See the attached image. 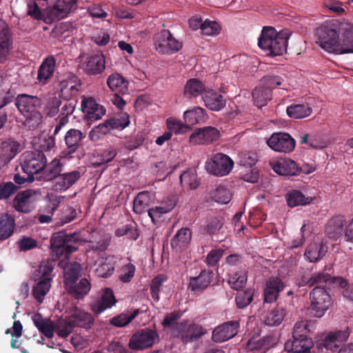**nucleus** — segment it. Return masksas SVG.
Here are the masks:
<instances>
[{"label":"nucleus","mask_w":353,"mask_h":353,"mask_svg":"<svg viewBox=\"0 0 353 353\" xmlns=\"http://www.w3.org/2000/svg\"><path fill=\"white\" fill-rule=\"evenodd\" d=\"M55 65L56 60L54 57L46 58L39 68L37 80L43 84H46L54 74Z\"/></svg>","instance_id":"obj_29"},{"label":"nucleus","mask_w":353,"mask_h":353,"mask_svg":"<svg viewBox=\"0 0 353 353\" xmlns=\"http://www.w3.org/2000/svg\"><path fill=\"white\" fill-rule=\"evenodd\" d=\"M219 136V131L214 127L199 128L190 136L189 142L194 145H208L217 141Z\"/></svg>","instance_id":"obj_15"},{"label":"nucleus","mask_w":353,"mask_h":353,"mask_svg":"<svg viewBox=\"0 0 353 353\" xmlns=\"http://www.w3.org/2000/svg\"><path fill=\"white\" fill-rule=\"evenodd\" d=\"M77 234L74 233L70 236L65 234L63 232H59L53 234L51 241V256L53 261L59 260L62 258V255L64 254L65 245L67 241H81L78 238H76Z\"/></svg>","instance_id":"obj_16"},{"label":"nucleus","mask_w":353,"mask_h":353,"mask_svg":"<svg viewBox=\"0 0 353 353\" xmlns=\"http://www.w3.org/2000/svg\"><path fill=\"white\" fill-rule=\"evenodd\" d=\"M205 105L213 111H219L225 105L223 96L213 90L206 91L203 96Z\"/></svg>","instance_id":"obj_32"},{"label":"nucleus","mask_w":353,"mask_h":353,"mask_svg":"<svg viewBox=\"0 0 353 353\" xmlns=\"http://www.w3.org/2000/svg\"><path fill=\"white\" fill-rule=\"evenodd\" d=\"M247 272L241 270L236 272H232L230 274L229 283L232 288L239 290L243 288L247 282Z\"/></svg>","instance_id":"obj_50"},{"label":"nucleus","mask_w":353,"mask_h":353,"mask_svg":"<svg viewBox=\"0 0 353 353\" xmlns=\"http://www.w3.org/2000/svg\"><path fill=\"white\" fill-rule=\"evenodd\" d=\"M32 320L41 333L47 338L51 339L53 337L55 325L51 320L43 318L40 314H34L32 316Z\"/></svg>","instance_id":"obj_33"},{"label":"nucleus","mask_w":353,"mask_h":353,"mask_svg":"<svg viewBox=\"0 0 353 353\" xmlns=\"http://www.w3.org/2000/svg\"><path fill=\"white\" fill-rule=\"evenodd\" d=\"M13 39L10 30L5 27L0 30V63L8 59V56L12 49Z\"/></svg>","instance_id":"obj_25"},{"label":"nucleus","mask_w":353,"mask_h":353,"mask_svg":"<svg viewBox=\"0 0 353 353\" xmlns=\"http://www.w3.org/2000/svg\"><path fill=\"white\" fill-rule=\"evenodd\" d=\"M183 118L188 125H194L204 122L206 119V114L204 109L195 107L184 112Z\"/></svg>","instance_id":"obj_44"},{"label":"nucleus","mask_w":353,"mask_h":353,"mask_svg":"<svg viewBox=\"0 0 353 353\" xmlns=\"http://www.w3.org/2000/svg\"><path fill=\"white\" fill-rule=\"evenodd\" d=\"M287 114L295 119H303L312 113V108L308 103L292 104L287 108Z\"/></svg>","instance_id":"obj_40"},{"label":"nucleus","mask_w":353,"mask_h":353,"mask_svg":"<svg viewBox=\"0 0 353 353\" xmlns=\"http://www.w3.org/2000/svg\"><path fill=\"white\" fill-rule=\"evenodd\" d=\"M211 279V273L203 270L197 276L190 278L189 288L194 292L202 291L210 285Z\"/></svg>","instance_id":"obj_36"},{"label":"nucleus","mask_w":353,"mask_h":353,"mask_svg":"<svg viewBox=\"0 0 353 353\" xmlns=\"http://www.w3.org/2000/svg\"><path fill=\"white\" fill-rule=\"evenodd\" d=\"M117 154V150L110 146L101 152H97L96 161L92 162V165L97 168L103 164L112 161Z\"/></svg>","instance_id":"obj_48"},{"label":"nucleus","mask_w":353,"mask_h":353,"mask_svg":"<svg viewBox=\"0 0 353 353\" xmlns=\"http://www.w3.org/2000/svg\"><path fill=\"white\" fill-rule=\"evenodd\" d=\"M323 283L327 285H330V284L339 285L341 288H344L347 285V280L341 277H332L327 273L325 272L315 274L307 281V284H309L310 286L315 284L321 285Z\"/></svg>","instance_id":"obj_28"},{"label":"nucleus","mask_w":353,"mask_h":353,"mask_svg":"<svg viewBox=\"0 0 353 353\" xmlns=\"http://www.w3.org/2000/svg\"><path fill=\"white\" fill-rule=\"evenodd\" d=\"M63 165L60 160L57 159H53L49 164L46 163L43 170L41 171L39 179L45 181H51L57 179L61 175Z\"/></svg>","instance_id":"obj_34"},{"label":"nucleus","mask_w":353,"mask_h":353,"mask_svg":"<svg viewBox=\"0 0 353 353\" xmlns=\"http://www.w3.org/2000/svg\"><path fill=\"white\" fill-rule=\"evenodd\" d=\"M288 36L285 33H278L270 26L263 28L258 39V46L272 57L280 56L287 51Z\"/></svg>","instance_id":"obj_4"},{"label":"nucleus","mask_w":353,"mask_h":353,"mask_svg":"<svg viewBox=\"0 0 353 353\" xmlns=\"http://www.w3.org/2000/svg\"><path fill=\"white\" fill-rule=\"evenodd\" d=\"M151 199V194L148 191H143L137 195L133 202L134 212L139 214L148 212L151 221H155L156 219L161 218L163 214L172 211L178 200L176 194H170L165 197L158 206L148 209Z\"/></svg>","instance_id":"obj_2"},{"label":"nucleus","mask_w":353,"mask_h":353,"mask_svg":"<svg viewBox=\"0 0 353 353\" xmlns=\"http://www.w3.org/2000/svg\"><path fill=\"white\" fill-rule=\"evenodd\" d=\"M35 192L32 190H26L17 193L13 205L17 211L28 213L34 208V196Z\"/></svg>","instance_id":"obj_21"},{"label":"nucleus","mask_w":353,"mask_h":353,"mask_svg":"<svg viewBox=\"0 0 353 353\" xmlns=\"http://www.w3.org/2000/svg\"><path fill=\"white\" fill-rule=\"evenodd\" d=\"M239 328V323L236 321L222 323L214 329L212 340L215 343L226 341L237 334Z\"/></svg>","instance_id":"obj_19"},{"label":"nucleus","mask_w":353,"mask_h":353,"mask_svg":"<svg viewBox=\"0 0 353 353\" xmlns=\"http://www.w3.org/2000/svg\"><path fill=\"white\" fill-rule=\"evenodd\" d=\"M62 105V100L59 97H50L46 105L44 111L47 116L53 117L59 112V108Z\"/></svg>","instance_id":"obj_55"},{"label":"nucleus","mask_w":353,"mask_h":353,"mask_svg":"<svg viewBox=\"0 0 353 353\" xmlns=\"http://www.w3.org/2000/svg\"><path fill=\"white\" fill-rule=\"evenodd\" d=\"M81 109L84 114V119L88 123L101 119L106 112L105 108L92 97H83Z\"/></svg>","instance_id":"obj_17"},{"label":"nucleus","mask_w":353,"mask_h":353,"mask_svg":"<svg viewBox=\"0 0 353 353\" xmlns=\"http://www.w3.org/2000/svg\"><path fill=\"white\" fill-rule=\"evenodd\" d=\"M285 315L284 309L276 307L266 314L265 323L269 325H278L283 321Z\"/></svg>","instance_id":"obj_52"},{"label":"nucleus","mask_w":353,"mask_h":353,"mask_svg":"<svg viewBox=\"0 0 353 353\" xmlns=\"http://www.w3.org/2000/svg\"><path fill=\"white\" fill-rule=\"evenodd\" d=\"M234 166L233 161L226 154L217 153L206 162L207 170L216 176H225L228 174Z\"/></svg>","instance_id":"obj_13"},{"label":"nucleus","mask_w":353,"mask_h":353,"mask_svg":"<svg viewBox=\"0 0 353 353\" xmlns=\"http://www.w3.org/2000/svg\"><path fill=\"white\" fill-rule=\"evenodd\" d=\"M220 29V26L215 21L205 20L201 31L203 35L214 36L219 33Z\"/></svg>","instance_id":"obj_64"},{"label":"nucleus","mask_w":353,"mask_h":353,"mask_svg":"<svg viewBox=\"0 0 353 353\" xmlns=\"http://www.w3.org/2000/svg\"><path fill=\"white\" fill-rule=\"evenodd\" d=\"M180 181L182 184L188 185L191 189H196L199 185L196 175L191 170L183 172L180 175Z\"/></svg>","instance_id":"obj_61"},{"label":"nucleus","mask_w":353,"mask_h":353,"mask_svg":"<svg viewBox=\"0 0 353 353\" xmlns=\"http://www.w3.org/2000/svg\"><path fill=\"white\" fill-rule=\"evenodd\" d=\"M83 138H84V136L80 130L77 129L69 130L65 135V143L67 148L62 152L63 156L68 159H81L85 155L81 144Z\"/></svg>","instance_id":"obj_7"},{"label":"nucleus","mask_w":353,"mask_h":353,"mask_svg":"<svg viewBox=\"0 0 353 353\" xmlns=\"http://www.w3.org/2000/svg\"><path fill=\"white\" fill-rule=\"evenodd\" d=\"M139 310L136 309L132 312L114 317L111 320V323L117 327H123L130 323L139 313Z\"/></svg>","instance_id":"obj_53"},{"label":"nucleus","mask_w":353,"mask_h":353,"mask_svg":"<svg viewBox=\"0 0 353 353\" xmlns=\"http://www.w3.org/2000/svg\"><path fill=\"white\" fill-rule=\"evenodd\" d=\"M97 268L95 272L98 276L107 278L110 276L114 270V259L113 256L101 257L98 259Z\"/></svg>","instance_id":"obj_38"},{"label":"nucleus","mask_w":353,"mask_h":353,"mask_svg":"<svg viewBox=\"0 0 353 353\" xmlns=\"http://www.w3.org/2000/svg\"><path fill=\"white\" fill-rule=\"evenodd\" d=\"M284 285L279 278L270 279L266 283L264 290V300L267 303H272L277 299L279 294L283 290Z\"/></svg>","instance_id":"obj_31"},{"label":"nucleus","mask_w":353,"mask_h":353,"mask_svg":"<svg viewBox=\"0 0 353 353\" xmlns=\"http://www.w3.org/2000/svg\"><path fill=\"white\" fill-rule=\"evenodd\" d=\"M261 82L262 85H263L267 88L270 89V91L278 86L281 85L283 82V79L279 75L275 74H268L263 77Z\"/></svg>","instance_id":"obj_60"},{"label":"nucleus","mask_w":353,"mask_h":353,"mask_svg":"<svg viewBox=\"0 0 353 353\" xmlns=\"http://www.w3.org/2000/svg\"><path fill=\"white\" fill-rule=\"evenodd\" d=\"M205 85L197 79H190L188 80L184 88V94L187 97H196L201 94H204L206 92Z\"/></svg>","instance_id":"obj_39"},{"label":"nucleus","mask_w":353,"mask_h":353,"mask_svg":"<svg viewBox=\"0 0 353 353\" xmlns=\"http://www.w3.org/2000/svg\"><path fill=\"white\" fill-rule=\"evenodd\" d=\"M154 46L162 54H173L182 48V43L174 39L168 30H163L155 35Z\"/></svg>","instance_id":"obj_11"},{"label":"nucleus","mask_w":353,"mask_h":353,"mask_svg":"<svg viewBox=\"0 0 353 353\" xmlns=\"http://www.w3.org/2000/svg\"><path fill=\"white\" fill-rule=\"evenodd\" d=\"M50 288L51 282L50 279L41 280L33 288L32 294L34 297L39 303H42L45 296L49 292Z\"/></svg>","instance_id":"obj_49"},{"label":"nucleus","mask_w":353,"mask_h":353,"mask_svg":"<svg viewBox=\"0 0 353 353\" xmlns=\"http://www.w3.org/2000/svg\"><path fill=\"white\" fill-rule=\"evenodd\" d=\"M54 325V332H56L59 336L63 338L68 336L74 329V326L68 316H67V319L65 320L61 319L58 321Z\"/></svg>","instance_id":"obj_54"},{"label":"nucleus","mask_w":353,"mask_h":353,"mask_svg":"<svg viewBox=\"0 0 353 353\" xmlns=\"http://www.w3.org/2000/svg\"><path fill=\"white\" fill-rule=\"evenodd\" d=\"M166 124L168 132H174L176 134H183L189 129L188 125L183 124L180 121L172 117L167 119Z\"/></svg>","instance_id":"obj_62"},{"label":"nucleus","mask_w":353,"mask_h":353,"mask_svg":"<svg viewBox=\"0 0 353 353\" xmlns=\"http://www.w3.org/2000/svg\"><path fill=\"white\" fill-rule=\"evenodd\" d=\"M286 200L288 205L293 208L307 205L312 202V198L305 196L300 190H293L286 194Z\"/></svg>","instance_id":"obj_43"},{"label":"nucleus","mask_w":353,"mask_h":353,"mask_svg":"<svg viewBox=\"0 0 353 353\" xmlns=\"http://www.w3.org/2000/svg\"><path fill=\"white\" fill-rule=\"evenodd\" d=\"M180 315L171 313L165 316L163 325L170 328L172 335L175 338H181L185 343L192 342L207 334V330L201 325L192 323L188 325L187 321L178 322Z\"/></svg>","instance_id":"obj_1"},{"label":"nucleus","mask_w":353,"mask_h":353,"mask_svg":"<svg viewBox=\"0 0 353 353\" xmlns=\"http://www.w3.org/2000/svg\"><path fill=\"white\" fill-rule=\"evenodd\" d=\"M347 53H353V26H349L345 28L338 39L336 54Z\"/></svg>","instance_id":"obj_26"},{"label":"nucleus","mask_w":353,"mask_h":353,"mask_svg":"<svg viewBox=\"0 0 353 353\" xmlns=\"http://www.w3.org/2000/svg\"><path fill=\"white\" fill-rule=\"evenodd\" d=\"M316 43L321 48L336 53L339 34L333 25H322L316 30Z\"/></svg>","instance_id":"obj_6"},{"label":"nucleus","mask_w":353,"mask_h":353,"mask_svg":"<svg viewBox=\"0 0 353 353\" xmlns=\"http://www.w3.org/2000/svg\"><path fill=\"white\" fill-rule=\"evenodd\" d=\"M68 316L74 327H79L90 329L94 323V318L92 314L77 307L69 311Z\"/></svg>","instance_id":"obj_22"},{"label":"nucleus","mask_w":353,"mask_h":353,"mask_svg":"<svg viewBox=\"0 0 353 353\" xmlns=\"http://www.w3.org/2000/svg\"><path fill=\"white\" fill-rule=\"evenodd\" d=\"M65 99V101H62V105L60 107L61 108H59L60 113L57 119V120H61V124L68 123L69 116L73 113L77 103L76 101Z\"/></svg>","instance_id":"obj_51"},{"label":"nucleus","mask_w":353,"mask_h":353,"mask_svg":"<svg viewBox=\"0 0 353 353\" xmlns=\"http://www.w3.org/2000/svg\"><path fill=\"white\" fill-rule=\"evenodd\" d=\"M107 85L114 94H126L128 93V81L121 74L115 72L107 79Z\"/></svg>","instance_id":"obj_27"},{"label":"nucleus","mask_w":353,"mask_h":353,"mask_svg":"<svg viewBox=\"0 0 353 353\" xmlns=\"http://www.w3.org/2000/svg\"><path fill=\"white\" fill-rule=\"evenodd\" d=\"M53 268L54 265L52 261L49 260L43 261L42 262H41L37 270V274L36 275V276L37 277V279H50L51 281V273L52 272Z\"/></svg>","instance_id":"obj_58"},{"label":"nucleus","mask_w":353,"mask_h":353,"mask_svg":"<svg viewBox=\"0 0 353 353\" xmlns=\"http://www.w3.org/2000/svg\"><path fill=\"white\" fill-rule=\"evenodd\" d=\"M130 124L129 115L124 113L120 119L111 118L103 123L94 127L89 133V137L92 141H97L101 136L105 135L112 129H123Z\"/></svg>","instance_id":"obj_8"},{"label":"nucleus","mask_w":353,"mask_h":353,"mask_svg":"<svg viewBox=\"0 0 353 353\" xmlns=\"http://www.w3.org/2000/svg\"><path fill=\"white\" fill-rule=\"evenodd\" d=\"M269 165L276 174L282 176H296L301 171L297 163L288 158L272 159Z\"/></svg>","instance_id":"obj_18"},{"label":"nucleus","mask_w":353,"mask_h":353,"mask_svg":"<svg viewBox=\"0 0 353 353\" xmlns=\"http://www.w3.org/2000/svg\"><path fill=\"white\" fill-rule=\"evenodd\" d=\"M327 252V249L321 243H316L310 244L305 252V256L310 263H314L322 258Z\"/></svg>","instance_id":"obj_45"},{"label":"nucleus","mask_w":353,"mask_h":353,"mask_svg":"<svg viewBox=\"0 0 353 353\" xmlns=\"http://www.w3.org/2000/svg\"><path fill=\"white\" fill-rule=\"evenodd\" d=\"M59 265L64 268V280L65 286H71L72 283H75L80 274L81 266L79 263L74 262L67 265L64 260H61Z\"/></svg>","instance_id":"obj_37"},{"label":"nucleus","mask_w":353,"mask_h":353,"mask_svg":"<svg viewBox=\"0 0 353 353\" xmlns=\"http://www.w3.org/2000/svg\"><path fill=\"white\" fill-rule=\"evenodd\" d=\"M81 176V174L78 170H74L70 172L61 174L57 181V185L61 189L66 190L75 183Z\"/></svg>","instance_id":"obj_46"},{"label":"nucleus","mask_w":353,"mask_h":353,"mask_svg":"<svg viewBox=\"0 0 353 353\" xmlns=\"http://www.w3.org/2000/svg\"><path fill=\"white\" fill-rule=\"evenodd\" d=\"M105 68V57L102 53L97 52L88 57L84 67V71L89 75H97L101 74Z\"/></svg>","instance_id":"obj_24"},{"label":"nucleus","mask_w":353,"mask_h":353,"mask_svg":"<svg viewBox=\"0 0 353 353\" xmlns=\"http://www.w3.org/2000/svg\"><path fill=\"white\" fill-rule=\"evenodd\" d=\"M350 332L347 330L331 332L325 334L317 343V347L325 353H335L341 343L345 342L349 338Z\"/></svg>","instance_id":"obj_10"},{"label":"nucleus","mask_w":353,"mask_h":353,"mask_svg":"<svg viewBox=\"0 0 353 353\" xmlns=\"http://www.w3.org/2000/svg\"><path fill=\"white\" fill-rule=\"evenodd\" d=\"M19 188V187L12 181L0 183V200L9 199L17 192Z\"/></svg>","instance_id":"obj_56"},{"label":"nucleus","mask_w":353,"mask_h":353,"mask_svg":"<svg viewBox=\"0 0 353 353\" xmlns=\"http://www.w3.org/2000/svg\"><path fill=\"white\" fill-rule=\"evenodd\" d=\"M159 336L156 330L143 329L135 332L130 338L128 346L133 350H141L152 347L158 342Z\"/></svg>","instance_id":"obj_9"},{"label":"nucleus","mask_w":353,"mask_h":353,"mask_svg":"<svg viewBox=\"0 0 353 353\" xmlns=\"http://www.w3.org/2000/svg\"><path fill=\"white\" fill-rule=\"evenodd\" d=\"M46 157L42 151H26L21 158V166L26 174H41L46 165Z\"/></svg>","instance_id":"obj_5"},{"label":"nucleus","mask_w":353,"mask_h":353,"mask_svg":"<svg viewBox=\"0 0 353 353\" xmlns=\"http://www.w3.org/2000/svg\"><path fill=\"white\" fill-rule=\"evenodd\" d=\"M91 288L90 282L87 279H82L78 284L72 283L71 286H66L68 292L72 294L77 299H83Z\"/></svg>","instance_id":"obj_42"},{"label":"nucleus","mask_w":353,"mask_h":353,"mask_svg":"<svg viewBox=\"0 0 353 353\" xmlns=\"http://www.w3.org/2000/svg\"><path fill=\"white\" fill-rule=\"evenodd\" d=\"M313 341L310 337H293L285 343V350L292 353H310Z\"/></svg>","instance_id":"obj_23"},{"label":"nucleus","mask_w":353,"mask_h":353,"mask_svg":"<svg viewBox=\"0 0 353 353\" xmlns=\"http://www.w3.org/2000/svg\"><path fill=\"white\" fill-rule=\"evenodd\" d=\"M72 24L68 22H61L56 25L51 31L50 35L52 37L61 39L63 36L68 37V34L65 35L70 31Z\"/></svg>","instance_id":"obj_63"},{"label":"nucleus","mask_w":353,"mask_h":353,"mask_svg":"<svg viewBox=\"0 0 353 353\" xmlns=\"http://www.w3.org/2000/svg\"><path fill=\"white\" fill-rule=\"evenodd\" d=\"M267 143L276 152L289 153L294 150L296 141L290 134L280 132L273 133Z\"/></svg>","instance_id":"obj_14"},{"label":"nucleus","mask_w":353,"mask_h":353,"mask_svg":"<svg viewBox=\"0 0 353 353\" xmlns=\"http://www.w3.org/2000/svg\"><path fill=\"white\" fill-rule=\"evenodd\" d=\"M254 292L252 290H247L245 292H239L235 298L236 305L239 308H244L253 300Z\"/></svg>","instance_id":"obj_59"},{"label":"nucleus","mask_w":353,"mask_h":353,"mask_svg":"<svg viewBox=\"0 0 353 353\" xmlns=\"http://www.w3.org/2000/svg\"><path fill=\"white\" fill-rule=\"evenodd\" d=\"M311 307L316 317H322L331 305V297L321 287L314 288L310 292Z\"/></svg>","instance_id":"obj_12"},{"label":"nucleus","mask_w":353,"mask_h":353,"mask_svg":"<svg viewBox=\"0 0 353 353\" xmlns=\"http://www.w3.org/2000/svg\"><path fill=\"white\" fill-rule=\"evenodd\" d=\"M252 98L256 106L261 108L272 99V92L263 85L254 88L252 91Z\"/></svg>","instance_id":"obj_41"},{"label":"nucleus","mask_w":353,"mask_h":353,"mask_svg":"<svg viewBox=\"0 0 353 353\" xmlns=\"http://www.w3.org/2000/svg\"><path fill=\"white\" fill-rule=\"evenodd\" d=\"M21 150V144L11 138L2 141L0 144L1 155L8 161H11Z\"/></svg>","instance_id":"obj_30"},{"label":"nucleus","mask_w":353,"mask_h":353,"mask_svg":"<svg viewBox=\"0 0 353 353\" xmlns=\"http://www.w3.org/2000/svg\"><path fill=\"white\" fill-rule=\"evenodd\" d=\"M192 237V233L190 229L187 228H181L174 236L171 241L172 248L177 252L185 250L190 243Z\"/></svg>","instance_id":"obj_35"},{"label":"nucleus","mask_w":353,"mask_h":353,"mask_svg":"<svg viewBox=\"0 0 353 353\" xmlns=\"http://www.w3.org/2000/svg\"><path fill=\"white\" fill-rule=\"evenodd\" d=\"M314 330L312 321L301 320L296 322L293 328V337H308L307 334Z\"/></svg>","instance_id":"obj_47"},{"label":"nucleus","mask_w":353,"mask_h":353,"mask_svg":"<svg viewBox=\"0 0 353 353\" xmlns=\"http://www.w3.org/2000/svg\"><path fill=\"white\" fill-rule=\"evenodd\" d=\"M168 278L165 274H159L152 279L150 291L152 297L154 301H159L161 285Z\"/></svg>","instance_id":"obj_57"},{"label":"nucleus","mask_w":353,"mask_h":353,"mask_svg":"<svg viewBox=\"0 0 353 353\" xmlns=\"http://www.w3.org/2000/svg\"><path fill=\"white\" fill-rule=\"evenodd\" d=\"M117 301L110 288H105L101 296L95 299L90 305L92 311L96 314H100L105 310L111 308Z\"/></svg>","instance_id":"obj_20"},{"label":"nucleus","mask_w":353,"mask_h":353,"mask_svg":"<svg viewBox=\"0 0 353 353\" xmlns=\"http://www.w3.org/2000/svg\"><path fill=\"white\" fill-rule=\"evenodd\" d=\"M15 105L26 118L23 123L26 127L33 130L40 126L43 117L39 111L41 105L39 98L26 94H19L15 99Z\"/></svg>","instance_id":"obj_3"}]
</instances>
